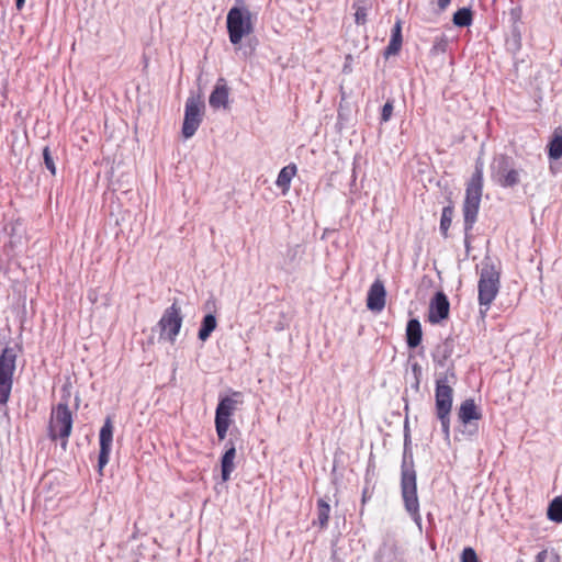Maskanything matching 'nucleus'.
I'll use <instances>...</instances> for the list:
<instances>
[{
    "label": "nucleus",
    "instance_id": "nucleus-1",
    "mask_svg": "<svg viewBox=\"0 0 562 562\" xmlns=\"http://www.w3.org/2000/svg\"><path fill=\"white\" fill-rule=\"evenodd\" d=\"M454 339L447 337L437 344L431 351V359L436 368L446 369L436 379L435 387V411L436 417L440 422L442 434L445 438H450V414L453 402V389L450 382L454 383L457 375L454 370V362L451 357L454 352Z\"/></svg>",
    "mask_w": 562,
    "mask_h": 562
},
{
    "label": "nucleus",
    "instance_id": "nucleus-2",
    "mask_svg": "<svg viewBox=\"0 0 562 562\" xmlns=\"http://www.w3.org/2000/svg\"><path fill=\"white\" fill-rule=\"evenodd\" d=\"M483 192V167L476 164L474 172L467 183L465 196L462 205L464 247L470 251L472 240V229L477 221Z\"/></svg>",
    "mask_w": 562,
    "mask_h": 562
},
{
    "label": "nucleus",
    "instance_id": "nucleus-3",
    "mask_svg": "<svg viewBox=\"0 0 562 562\" xmlns=\"http://www.w3.org/2000/svg\"><path fill=\"white\" fill-rule=\"evenodd\" d=\"M501 274L491 262H483L477 283L479 305L482 317L486 315L501 286Z\"/></svg>",
    "mask_w": 562,
    "mask_h": 562
},
{
    "label": "nucleus",
    "instance_id": "nucleus-4",
    "mask_svg": "<svg viewBox=\"0 0 562 562\" xmlns=\"http://www.w3.org/2000/svg\"><path fill=\"white\" fill-rule=\"evenodd\" d=\"M236 5L232 7L226 16V27L229 41L238 45L243 37L254 32L251 12L244 4V0H235Z\"/></svg>",
    "mask_w": 562,
    "mask_h": 562
},
{
    "label": "nucleus",
    "instance_id": "nucleus-5",
    "mask_svg": "<svg viewBox=\"0 0 562 562\" xmlns=\"http://www.w3.org/2000/svg\"><path fill=\"white\" fill-rule=\"evenodd\" d=\"M72 424L74 419L68 406V401L65 400L59 402L50 414L48 424V437L53 441L60 439V447L66 449L68 438L71 435Z\"/></svg>",
    "mask_w": 562,
    "mask_h": 562
},
{
    "label": "nucleus",
    "instance_id": "nucleus-6",
    "mask_svg": "<svg viewBox=\"0 0 562 562\" xmlns=\"http://www.w3.org/2000/svg\"><path fill=\"white\" fill-rule=\"evenodd\" d=\"M238 404H243V393L233 391L229 396H220L216 409H215V430L218 440H224L227 436V431L233 424V415L237 409Z\"/></svg>",
    "mask_w": 562,
    "mask_h": 562
},
{
    "label": "nucleus",
    "instance_id": "nucleus-7",
    "mask_svg": "<svg viewBox=\"0 0 562 562\" xmlns=\"http://www.w3.org/2000/svg\"><path fill=\"white\" fill-rule=\"evenodd\" d=\"M491 178L502 188H514L520 182V175L514 168L513 159L505 155H496L491 164Z\"/></svg>",
    "mask_w": 562,
    "mask_h": 562
},
{
    "label": "nucleus",
    "instance_id": "nucleus-8",
    "mask_svg": "<svg viewBox=\"0 0 562 562\" xmlns=\"http://www.w3.org/2000/svg\"><path fill=\"white\" fill-rule=\"evenodd\" d=\"M16 352L12 347H5L0 355V404L5 405L9 401L13 374L15 371Z\"/></svg>",
    "mask_w": 562,
    "mask_h": 562
},
{
    "label": "nucleus",
    "instance_id": "nucleus-9",
    "mask_svg": "<svg viewBox=\"0 0 562 562\" xmlns=\"http://www.w3.org/2000/svg\"><path fill=\"white\" fill-rule=\"evenodd\" d=\"M181 308L173 302L168 308L165 310L157 326L160 329V338L166 339L173 344L180 333L182 326Z\"/></svg>",
    "mask_w": 562,
    "mask_h": 562
},
{
    "label": "nucleus",
    "instance_id": "nucleus-10",
    "mask_svg": "<svg viewBox=\"0 0 562 562\" xmlns=\"http://www.w3.org/2000/svg\"><path fill=\"white\" fill-rule=\"evenodd\" d=\"M204 104L199 98L190 97L184 105V119L182 124V135L184 138H191L198 131L201 122Z\"/></svg>",
    "mask_w": 562,
    "mask_h": 562
},
{
    "label": "nucleus",
    "instance_id": "nucleus-11",
    "mask_svg": "<svg viewBox=\"0 0 562 562\" xmlns=\"http://www.w3.org/2000/svg\"><path fill=\"white\" fill-rule=\"evenodd\" d=\"M113 429L112 418L108 416L99 432L100 451L98 457V472L100 476H103V469L110 460L113 442Z\"/></svg>",
    "mask_w": 562,
    "mask_h": 562
},
{
    "label": "nucleus",
    "instance_id": "nucleus-12",
    "mask_svg": "<svg viewBox=\"0 0 562 562\" xmlns=\"http://www.w3.org/2000/svg\"><path fill=\"white\" fill-rule=\"evenodd\" d=\"M417 487V473L412 448L404 447L401 464V491Z\"/></svg>",
    "mask_w": 562,
    "mask_h": 562
},
{
    "label": "nucleus",
    "instance_id": "nucleus-13",
    "mask_svg": "<svg viewBox=\"0 0 562 562\" xmlns=\"http://www.w3.org/2000/svg\"><path fill=\"white\" fill-rule=\"evenodd\" d=\"M450 303L447 295L439 291L431 297L428 311V321L431 324H439L449 316Z\"/></svg>",
    "mask_w": 562,
    "mask_h": 562
},
{
    "label": "nucleus",
    "instance_id": "nucleus-14",
    "mask_svg": "<svg viewBox=\"0 0 562 562\" xmlns=\"http://www.w3.org/2000/svg\"><path fill=\"white\" fill-rule=\"evenodd\" d=\"M404 508L413 521L416 524L419 531L423 530L422 516L419 513V501L417 495V487L401 491Z\"/></svg>",
    "mask_w": 562,
    "mask_h": 562
},
{
    "label": "nucleus",
    "instance_id": "nucleus-15",
    "mask_svg": "<svg viewBox=\"0 0 562 562\" xmlns=\"http://www.w3.org/2000/svg\"><path fill=\"white\" fill-rule=\"evenodd\" d=\"M209 104L213 110L228 109L229 88L227 86V81L223 77H220L216 80L214 89L209 98Z\"/></svg>",
    "mask_w": 562,
    "mask_h": 562
},
{
    "label": "nucleus",
    "instance_id": "nucleus-16",
    "mask_svg": "<svg viewBox=\"0 0 562 562\" xmlns=\"http://www.w3.org/2000/svg\"><path fill=\"white\" fill-rule=\"evenodd\" d=\"M385 286L380 279H376L369 288L367 307L372 312H381L385 306Z\"/></svg>",
    "mask_w": 562,
    "mask_h": 562
},
{
    "label": "nucleus",
    "instance_id": "nucleus-17",
    "mask_svg": "<svg viewBox=\"0 0 562 562\" xmlns=\"http://www.w3.org/2000/svg\"><path fill=\"white\" fill-rule=\"evenodd\" d=\"M236 458V443L229 438L225 442V451L221 458V476L223 482H227L231 479L233 471L235 470L234 460Z\"/></svg>",
    "mask_w": 562,
    "mask_h": 562
},
{
    "label": "nucleus",
    "instance_id": "nucleus-18",
    "mask_svg": "<svg viewBox=\"0 0 562 562\" xmlns=\"http://www.w3.org/2000/svg\"><path fill=\"white\" fill-rule=\"evenodd\" d=\"M215 307V301L210 299L205 302L204 308L211 311ZM217 326L216 316L210 312L201 321V325L198 331V338L201 341H206Z\"/></svg>",
    "mask_w": 562,
    "mask_h": 562
},
{
    "label": "nucleus",
    "instance_id": "nucleus-19",
    "mask_svg": "<svg viewBox=\"0 0 562 562\" xmlns=\"http://www.w3.org/2000/svg\"><path fill=\"white\" fill-rule=\"evenodd\" d=\"M304 254L305 249L300 244L288 246L283 255L282 268L288 272L295 271L299 268Z\"/></svg>",
    "mask_w": 562,
    "mask_h": 562
},
{
    "label": "nucleus",
    "instance_id": "nucleus-20",
    "mask_svg": "<svg viewBox=\"0 0 562 562\" xmlns=\"http://www.w3.org/2000/svg\"><path fill=\"white\" fill-rule=\"evenodd\" d=\"M402 43H403L402 22H401V20H397L391 30L390 42L383 52L384 58L387 59L391 56L398 54V52L401 50V47H402Z\"/></svg>",
    "mask_w": 562,
    "mask_h": 562
},
{
    "label": "nucleus",
    "instance_id": "nucleus-21",
    "mask_svg": "<svg viewBox=\"0 0 562 562\" xmlns=\"http://www.w3.org/2000/svg\"><path fill=\"white\" fill-rule=\"evenodd\" d=\"M406 344L408 348L418 347L423 339L422 324L417 318H411L406 324Z\"/></svg>",
    "mask_w": 562,
    "mask_h": 562
},
{
    "label": "nucleus",
    "instance_id": "nucleus-22",
    "mask_svg": "<svg viewBox=\"0 0 562 562\" xmlns=\"http://www.w3.org/2000/svg\"><path fill=\"white\" fill-rule=\"evenodd\" d=\"M458 416L460 422L464 425L470 424L472 420H477L482 417L474 400L472 398H468L461 403Z\"/></svg>",
    "mask_w": 562,
    "mask_h": 562
},
{
    "label": "nucleus",
    "instance_id": "nucleus-23",
    "mask_svg": "<svg viewBox=\"0 0 562 562\" xmlns=\"http://www.w3.org/2000/svg\"><path fill=\"white\" fill-rule=\"evenodd\" d=\"M296 166L294 164H290L283 167L277 177L276 186L285 193L290 189L291 180L296 173Z\"/></svg>",
    "mask_w": 562,
    "mask_h": 562
},
{
    "label": "nucleus",
    "instance_id": "nucleus-24",
    "mask_svg": "<svg viewBox=\"0 0 562 562\" xmlns=\"http://www.w3.org/2000/svg\"><path fill=\"white\" fill-rule=\"evenodd\" d=\"M372 8L370 0H355L352 9L355 10V22L357 25H364L368 21V13Z\"/></svg>",
    "mask_w": 562,
    "mask_h": 562
},
{
    "label": "nucleus",
    "instance_id": "nucleus-25",
    "mask_svg": "<svg viewBox=\"0 0 562 562\" xmlns=\"http://www.w3.org/2000/svg\"><path fill=\"white\" fill-rule=\"evenodd\" d=\"M454 214V206L452 201H449V204L442 209L439 231L443 238L449 237V228L452 223V217Z\"/></svg>",
    "mask_w": 562,
    "mask_h": 562
},
{
    "label": "nucleus",
    "instance_id": "nucleus-26",
    "mask_svg": "<svg viewBox=\"0 0 562 562\" xmlns=\"http://www.w3.org/2000/svg\"><path fill=\"white\" fill-rule=\"evenodd\" d=\"M452 22L458 27H468L473 22V14L470 8H461L453 13Z\"/></svg>",
    "mask_w": 562,
    "mask_h": 562
},
{
    "label": "nucleus",
    "instance_id": "nucleus-27",
    "mask_svg": "<svg viewBox=\"0 0 562 562\" xmlns=\"http://www.w3.org/2000/svg\"><path fill=\"white\" fill-rule=\"evenodd\" d=\"M547 515L551 521L562 522V496H557L550 502Z\"/></svg>",
    "mask_w": 562,
    "mask_h": 562
},
{
    "label": "nucleus",
    "instance_id": "nucleus-28",
    "mask_svg": "<svg viewBox=\"0 0 562 562\" xmlns=\"http://www.w3.org/2000/svg\"><path fill=\"white\" fill-rule=\"evenodd\" d=\"M330 506L329 504L319 498L317 501V522L322 529L327 528L329 521Z\"/></svg>",
    "mask_w": 562,
    "mask_h": 562
},
{
    "label": "nucleus",
    "instance_id": "nucleus-29",
    "mask_svg": "<svg viewBox=\"0 0 562 562\" xmlns=\"http://www.w3.org/2000/svg\"><path fill=\"white\" fill-rule=\"evenodd\" d=\"M548 156L550 159L558 160L562 157V135H554L548 145Z\"/></svg>",
    "mask_w": 562,
    "mask_h": 562
},
{
    "label": "nucleus",
    "instance_id": "nucleus-30",
    "mask_svg": "<svg viewBox=\"0 0 562 562\" xmlns=\"http://www.w3.org/2000/svg\"><path fill=\"white\" fill-rule=\"evenodd\" d=\"M448 45L449 43L445 35L436 37L430 48V54L432 56L445 54L447 52Z\"/></svg>",
    "mask_w": 562,
    "mask_h": 562
},
{
    "label": "nucleus",
    "instance_id": "nucleus-31",
    "mask_svg": "<svg viewBox=\"0 0 562 562\" xmlns=\"http://www.w3.org/2000/svg\"><path fill=\"white\" fill-rule=\"evenodd\" d=\"M43 159L45 167L50 171L53 176L56 175V165L53 158V155L50 153V149L48 146H45L43 149Z\"/></svg>",
    "mask_w": 562,
    "mask_h": 562
},
{
    "label": "nucleus",
    "instance_id": "nucleus-32",
    "mask_svg": "<svg viewBox=\"0 0 562 562\" xmlns=\"http://www.w3.org/2000/svg\"><path fill=\"white\" fill-rule=\"evenodd\" d=\"M509 44L514 46L515 50H519L521 46V32L519 24H512V40Z\"/></svg>",
    "mask_w": 562,
    "mask_h": 562
},
{
    "label": "nucleus",
    "instance_id": "nucleus-33",
    "mask_svg": "<svg viewBox=\"0 0 562 562\" xmlns=\"http://www.w3.org/2000/svg\"><path fill=\"white\" fill-rule=\"evenodd\" d=\"M393 109H394V100L390 99L385 102V104L383 105L382 111H381L380 121L382 123H386L387 121H390L392 113H393Z\"/></svg>",
    "mask_w": 562,
    "mask_h": 562
},
{
    "label": "nucleus",
    "instance_id": "nucleus-34",
    "mask_svg": "<svg viewBox=\"0 0 562 562\" xmlns=\"http://www.w3.org/2000/svg\"><path fill=\"white\" fill-rule=\"evenodd\" d=\"M461 562H477V555L473 548L467 547L462 550Z\"/></svg>",
    "mask_w": 562,
    "mask_h": 562
},
{
    "label": "nucleus",
    "instance_id": "nucleus-35",
    "mask_svg": "<svg viewBox=\"0 0 562 562\" xmlns=\"http://www.w3.org/2000/svg\"><path fill=\"white\" fill-rule=\"evenodd\" d=\"M412 372H413L414 379H415V382H414V384L412 386L416 391H418L419 384H420V378H422V374H423L422 366L419 363H417V362H414L412 364Z\"/></svg>",
    "mask_w": 562,
    "mask_h": 562
},
{
    "label": "nucleus",
    "instance_id": "nucleus-36",
    "mask_svg": "<svg viewBox=\"0 0 562 562\" xmlns=\"http://www.w3.org/2000/svg\"><path fill=\"white\" fill-rule=\"evenodd\" d=\"M509 21L512 24H519L521 16H522V9L520 5L513 7L509 12Z\"/></svg>",
    "mask_w": 562,
    "mask_h": 562
},
{
    "label": "nucleus",
    "instance_id": "nucleus-37",
    "mask_svg": "<svg viewBox=\"0 0 562 562\" xmlns=\"http://www.w3.org/2000/svg\"><path fill=\"white\" fill-rule=\"evenodd\" d=\"M404 447L412 448L411 434H409L407 420L405 422V427H404Z\"/></svg>",
    "mask_w": 562,
    "mask_h": 562
},
{
    "label": "nucleus",
    "instance_id": "nucleus-38",
    "mask_svg": "<svg viewBox=\"0 0 562 562\" xmlns=\"http://www.w3.org/2000/svg\"><path fill=\"white\" fill-rule=\"evenodd\" d=\"M548 559V551L547 550H541L537 555H536V561L535 562H546Z\"/></svg>",
    "mask_w": 562,
    "mask_h": 562
},
{
    "label": "nucleus",
    "instance_id": "nucleus-39",
    "mask_svg": "<svg viewBox=\"0 0 562 562\" xmlns=\"http://www.w3.org/2000/svg\"><path fill=\"white\" fill-rule=\"evenodd\" d=\"M450 2L451 0H437L439 11H445L449 7Z\"/></svg>",
    "mask_w": 562,
    "mask_h": 562
},
{
    "label": "nucleus",
    "instance_id": "nucleus-40",
    "mask_svg": "<svg viewBox=\"0 0 562 562\" xmlns=\"http://www.w3.org/2000/svg\"><path fill=\"white\" fill-rule=\"evenodd\" d=\"M25 4V0H15V7L18 10H22Z\"/></svg>",
    "mask_w": 562,
    "mask_h": 562
},
{
    "label": "nucleus",
    "instance_id": "nucleus-41",
    "mask_svg": "<svg viewBox=\"0 0 562 562\" xmlns=\"http://www.w3.org/2000/svg\"><path fill=\"white\" fill-rule=\"evenodd\" d=\"M553 562H561V558L558 553H553Z\"/></svg>",
    "mask_w": 562,
    "mask_h": 562
},
{
    "label": "nucleus",
    "instance_id": "nucleus-42",
    "mask_svg": "<svg viewBox=\"0 0 562 562\" xmlns=\"http://www.w3.org/2000/svg\"><path fill=\"white\" fill-rule=\"evenodd\" d=\"M366 499H367V490H364L362 493V502L364 503Z\"/></svg>",
    "mask_w": 562,
    "mask_h": 562
}]
</instances>
